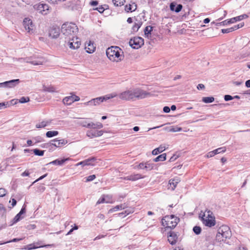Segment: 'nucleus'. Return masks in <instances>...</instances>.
Masks as SVG:
<instances>
[{
  "mask_svg": "<svg viewBox=\"0 0 250 250\" xmlns=\"http://www.w3.org/2000/svg\"><path fill=\"white\" fill-rule=\"evenodd\" d=\"M150 95V93L140 88L130 89L117 94L118 98L124 101H135L142 99Z\"/></svg>",
  "mask_w": 250,
  "mask_h": 250,
  "instance_id": "1",
  "label": "nucleus"
},
{
  "mask_svg": "<svg viewBox=\"0 0 250 250\" xmlns=\"http://www.w3.org/2000/svg\"><path fill=\"white\" fill-rule=\"evenodd\" d=\"M112 2L115 6H119L124 5L125 1H120V0H112Z\"/></svg>",
  "mask_w": 250,
  "mask_h": 250,
  "instance_id": "44",
  "label": "nucleus"
},
{
  "mask_svg": "<svg viewBox=\"0 0 250 250\" xmlns=\"http://www.w3.org/2000/svg\"><path fill=\"white\" fill-rule=\"evenodd\" d=\"M145 170L146 171H149L153 168L154 164L147 162L145 163Z\"/></svg>",
  "mask_w": 250,
  "mask_h": 250,
  "instance_id": "40",
  "label": "nucleus"
},
{
  "mask_svg": "<svg viewBox=\"0 0 250 250\" xmlns=\"http://www.w3.org/2000/svg\"><path fill=\"white\" fill-rule=\"evenodd\" d=\"M130 46L134 49L140 48L144 43V39L139 37L131 39L129 42Z\"/></svg>",
  "mask_w": 250,
  "mask_h": 250,
  "instance_id": "7",
  "label": "nucleus"
},
{
  "mask_svg": "<svg viewBox=\"0 0 250 250\" xmlns=\"http://www.w3.org/2000/svg\"><path fill=\"white\" fill-rule=\"evenodd\" d=\"M61 32L68 40H74L78 32L77 26L73 23H65L62 25Z\"/></svg>",
  "mask_w": 250,
  "mask_h": 250,
  "instance_id": "2",
  "label": "nucleus"
},
{
  "mask_svg": "<svg viewBox=\"0 0 250 250\" xmlns=\"http://www.w3.org/2000/svg\"><path fill=\"white\" fill-rule=\"evenodd\" d=\"M25 61L34 65H41L44 62L43 59L41 58L36 60H31V58H26Z\"/></svg>",
  "mask_w": 250,
  "mask_h": 250,
  "instance_id": "20",
  "label": "nucleus"
},
{
  "mask_svg": "<svg viewBox=\"0 0 250 250\" xmlns=\"http://www.w3.org/2000/svg\"><path fill=\"white\" fill-rule=\"evenodd\" d=\"M232 23H233V22L232 21H231V19H230L229 20H225V21L220 22H216V23L215 21H213L211 22V24H215L216 26H219V25H227L228 24Z\"/></svg>",
  "mask_w": 250,
  "mask_h": 250,
  "instance_id": "31",
  "label": "nucleus"
},
{
  "mask_svg": "<svg viewBox=\"0 0 250 250\" xmlns=\"http://www.w3.org/2000/svg\"><path fill=\"white\" fill-rule=\"evenodd\" d=\"M26 212V206L23 205L20 211L15 216L13 219V223H16L19 222L23 217H21V215L24 214Z\"/></svg>",
  "mask_w": 250,
  "mask_h": 250,
  "instance_id": "17",
  "label": "nucleus"
},
{
  "mask_svg": "<svg viewBox=\"0 0 250 250\" xmlns=\"http://www.w3.org/2000/svg\"><path fill=\"white\" fill-rule=\"evenodd\" d=\"M167 155L166 153H163L157 156L156 158L154 159L153 161L155 162L159 161H164L166 159Z\"/></svg>",
  "mask_w": 250,
  "mask_h": 250,
  "instance_id": "32",
  "label": "nucleus"
},
{
  "mask_svg": "<svg viewBox=\"0 0 250 250\" xmlns=\"http://www.w3.org/2000/svg\"><path fill=\"white\" fill-rule=\"evenodd\" d=\"M137 4L133 2L132 4H129L128 5H126L125 6V10L126 12H133L135 11L137 9Z\"/></svg>",
  "mask_w": 250,
  "mask_h": 250,
  "instance_id": "22",
  "label": "nucleus"
},
{
  "mask_svg": "<svg viewBox=\"0 0 250 250\" xmlns=\"http://www.w3.org/2000/svg\"><path fill=\"white\" fill-rule=\"evenodd\" d=\"M182 130V128L181 127H176L175 128H173L172 129H170V131H172V132H178V131H180Z\"/></svg>",
  "mask_w": 250,
  "mask_h": 250,
  "instance_id": "58",
  "label": "nucleus"
},
{
  "mask_svg": "<svg viewBox=\"0 0 250 250\" xmlns=\"http://www.w3.org/2000/svg\"><path fill=\"white\" fill-rule=\"evenodd\" d=\"M106 54L108 59L116 62H119L124 58L123 51L118 46H112L107 49Z\"/></svg>",
  "mask_w": 250,
  "mask_h": 250,
  "instance_id": "3",
  "label": "nucleus"
},
{
  "mask_svg": "<svg viewBox=\"0 0 250 250\" xmlns=\"http://www.w3.org/2000/svg\"><path fill=\"white\" fill-rule=\"evenodd\" d=\"M126 207V206L125 205V204H121L120 205H117V206H115L112 209H111L110 210V211H116V210H120V209H124Z\"/></svg>",
  "mask_w": 250,
  "mask_h": 250,
  "instance_id": "35",
  "label": "nucleus"
},
{
  "mask_svg": "<svg viewBox=\"0 0 250 250\" xmlns=\"http://www.w3.org/2000/svg\"><path fill=\"white\" fill-rule=\"evenodd\" d=\"M153 27L151 26H147L144 29V33L146 37H148L149 35L151 34V32L152 31Z\"/></svg>",
  "mask_w": 250,
  "mask_h": 250,
  "instance_id": "33",
  "label": "nucleus"
},
{
  "mask_svg": "<svg viewBox=\"0 0 250 250\" xmlns=\"http://www.w3.org/2000/svg\"><path fill=\"white\" fill-rule=\"evenodd\" d=\"M34 8L39 13H41L43 15H46L49 12V6L46 4H37L34 6Z\"/></svg>",
  "mask_w": 250,
  "mask_h": 250,
  "instance_id": "8",
  "label": "nucleus"
},
{
  "mask_svg": "<svg viewBox=\"0 0 250 250\" xmlns=\"http://www.w3.org/2000/svg\"><path fill=\"white\" fill-rule=\"evenodd\" d=\"M53 246H54L53 244H48V245H45L44 246H33V244H30V245L27 246V248H26V249H27V250H32V249H37L38 248H43V247L48 248V247H52Z\"/></svg>",
  "mask_w": 250,
  "mask_h": 250,
  "instance_id": "28",
  "label": "nucleus"
},
{
  "mask_svg": "<svg viewBox=\"0 0 250 250\" xmlns=\"http://www.w3.org/2000/svg\"><path fill=\"white\" fill-rule=\"evenodd\" d=\"M182 7L183 6L181 4H178L177 5H176V8L175 9H174V11L176 13H178L181 11Z\"/></svg>",
  "mask_w": 250,
  "mask_h": 250,
  "instance_id": "50",
  "label": "nucleus"
},
{
  "mask_svg": "<svg viewBox=\"0 0 250 250\" xmlns=\"http://www.w3.org/2000/svg\"><path fill=\"white\" fill-rule=\"evenodd\" d=\"M29 174H30V173L29 172V171L27 170H25L23 173H22L21 176L23 177L28 176L29 175Z\"/></svg>",
  "mask_w": 250,
  "mask_h": 250,
  "instance_id": "63",
  "label": "nucleus"
},
{
  "mask_svg": "<svg viewBox=\"0 0 250 250\" xmlns=\"http://www.w3.org/2000/svg\"><path fill=\"white\" fill-rule=\"evenodd\" d=\"M23 26L26 31L30 32L32 30L33 22L31 19L25 18L23 21Z\"/></svg>",
  "mask_w": 250,
  "mask_h": 250,
  "instance_id": "16",
  "label": "nucleus"
},
{
  "mask_svg": "<svg viewBox=\"0 0 250 250\" xmlns=\"http://www.w3.org/2000/svg\"><path fill=\"white\" fill-rule=\"evenodd\" d=\"M216 155L214 150L209 152L207 153L206 156L207 158H210Z\"/></svg>",
  "mask_w": 250,
  "mask_h": 250,
  "instance_id": "56",
  "label": "nucleus"
},
{
  "mask_svg": "<svg viewBox=\"0 0 250 250\" xmlns=\"http://www.w3.org/2000/svg\"><path fill=\"white\" fill-rule=\"evenodd\" d=\"M98 2L96 0H92L90 2V4L91 6H96V5H98Z\"/></svg>",
  "mask_w": 250,
  "mask_h": 250,
  "instance_id": "64",
  "label": "nucleus"
},
{
  "mask_svg": "<svg viewBox=\"0 0 250 250\" xmlns=\"http://www.w3.org/2000/svg\"><path fill=\"white\" fill-rule=\"evenodd\" d=\"M166 149V147L164 146L161 145L159 147L154 149L152 151V154L154 155H156L162 152Z\"/></svg>",
  "mask_w": 250,
  "mask_h": 250,
  "instance_id": "25",
  "label": "nucleus"
},
{
  "mask_svg": "<svg viewBox=\"0 0 250 250\" xmlns=\"http://www.w3.org/2000/svg\"><path fill=\"white\" fill-rule=\"evenodd\" d=\"M216 240L218 242L225 241L226 240L218 230L216 236Z\"/></svg>",
  "mask_w": 250,
  "mask_h": 250,
  "instance_id": "43",
  "label": "nucleus"
},
{
  "mask_svg": "<svg viewBox=\"0 0 250 250\" xmlns=\"http://www.w3.org/2000/svg\"><path fill=\"white\" fill-rule=\"evenodd\" d=\"M51 121L44 120L36 125V127L37 128H44L50 124Z\"/></svg>",
  "mask_w": 250,
  "mask_h": 250,
  "instance_id": "24",
  "label": "nucleus"
},
{
  "mask_svg": "<svg viewBox=\"0 0 250 250\" xmlns=\"http://www.w3.org/2000/svg\"><path fill=\"white\" fill-rule=\"evenodd\" d=\"M167 238L168 242L172 245H175L178 240V235L174 231H170L167 233Z\"/></svg>",
  "mask_w": 250,
  "mask_h": 250,
  "instance_id": "12",
  "label": "nucleus"
},
{
  "mask_svg": "<svg viewBox=\"0 0 250 250\" xmlns=\"http://www.w3.org/2000/svg\"><path fill=\"white\" fill-rule=\"evenodd\" d=\"M214 101L213 97H205L202 99V101L205 103H211Z\"/></svg>",
  "mask_w": 250,
  "mask_h": 250,
  "instance_id": "36",
  "label": "nucleus"
},
{
  "mask_svg": "<svg viewBox=\"0 0 250 250\" xmlns=\"http://www.w3.org/2000/svg\"><path fill=\"white\" fill-rule=\"evenodd\" d=\"M74 123L77 125H82V126L87 127L89 125V123L85 120H75Z\"/></svg>",
  "mask_w": 250,
  "mask_h": 250,
  "instance_id": "29",
  "label": "nucleus"
},
{
  "mask_svg": "<svg viewBox=\"0 0 250 250\" xmlns=\"http://www.w3.org/2000/svg\"><path fill=\"white\" fill-rule=\"evenodd\" d=\"M237 28L238 27H231L230 28H227V29H222V32L224 34H225V33H229V32H232L234 30H236L237 29Z\"/></svg>",
  "mask_w": 250,
  "mask_h": 250,
  "instance_id": "39",
  "label": "nucleus"
},
{
  "mask_svg": "<svg viewBox=\"0 0 250 250\" xmlns=\"http://www.w3.org/2000/svg\"><path fill=\"white\" fill-rule=\"evenodd\" d=\"M247 17V16L246 15H240L238 17H236L231 18V21H232L234 23L237 21H241V20H243L244 18V17Z\"/></svg>",
  "mask_w": 250,
  "mask_h": 250,
  "instance_id": "42",
  "label": "nucleus"
},
{
  "mask_svg": "<svg viewBox=\"0 0 250 250\" xmlns=\"http://www.w3.org/2000/svg\"><path fill=\"white\" fill-rule=\"evenodd\" d=\"M180 180L178 177H175L169 181V184L170 186H172V187H171V189L172 190H174L175 188L177 185L180 182Z\"/></svg>",
  "mask_w": 250,
  "mask_h": 250,
  "instance_id": "23",
  "label": "nucleus"
},
{
  "mask_svg": "<svg viewBox=\"0 0 250 250\" xmlns=\"http://www.w3.org/2000/svg\"><path fill=\"white\" fill-rule=\"evenodd\" d=\"M59 134L58 131H48L46 133V136L47 138H51Z\"/></svg>",
  "mask_w": 250,
  "mask_h": 250,
  "instance_id": "34",
  "label": "nucleus"
},
{
  "mask_svg": "<svg viewBox=\"0 0 250 250\" xmlns=\"http://www.w3.org/2000/svg\"><path fill=\"white\" fill-rule=\"evenodd\" d=\"M68 43L69 48L74 49L79 48L81 45V42L77 36L74 38V40H72L71 39L68 40Z\"/></svg>",
  "mask_w": 250,
  "mask_h": 250,
  "instance_id": "14",
  "label": "nucleus"
},
{
  "mask_svg": "<svg viewBox=\"0 0 250 250\" xmlns=\"http://www.w3.org/2000/svg\"><path fill=\"white\" fill-rule=\"evenodd\" d=\"M176 8V4L174 2H172L170 4V9L171 11H174V9Z\"/></svg>",
  "mask_w": 250,
  "mask_h": 250,
  "instance_id": "59",
  "label": "nucleus"
},
{
  "mask_svg": "<svg viewBox=\"0 0 250 250\" xmlns=\"http://www.w3.org/2000/svg\"><path fill=\"white\" fill-rule=\"evenodd\" d=\"M91 46L90 44H89L88 45V47H86L85 48L86 49H87L88 50H87V52L88 53H91L92 52H94V48L93 49H91L89 47Z\"/></svg>",
  "mask_w": 250,
  "mask_h": 250,
  "instance_id": "60",
  "label": "nucleus"
},
{
  "mask_svg": "<svg viewBox=\"0 0 250 250\" xmlns=\"http://www.w3.org/2000/svg\"><path fill=\"white\" fill-rule=\"evenodd\" d=\"M17 101H15V100H12L10 101V104L9 102H3V103H0V109L3 108H6L7 106H9L11 104H17Z\"/></svg>",
  "mask_w": 250,
  "mask_h": 250,
  "instance_id": "27",
  "label": "nucleus"
},
{
  "mask_svg": "<svg viewBox=\"0 0 250 250\" xmlns=\"http://www.w3.org/2000/svg\"><path fill=\"white\" fill-rule=\"evenodd\" d=\"M222 236L224 237L225 240L229 239L231 236V231L229 228L226 225H223L220 227L218 229Z\"/></svg>",
  "mask_w": 250,
  "mask_h": 250,
  "instance_id": "9",
  "label": "nucleus"
},
{
  "mask_svg": "<svg viewBox=\"0 0 250 250\" xmlns=\"http://www.w3.org/2000/svg\"><path fill=\"white\" fill-rule=\"evenodd\" d=\"M49 36L52 39H56L60 35V29L58 26H53L49 29Z\"/></svg>",
  "mask_w": 250,
  "mask_h": 250,
  "instance_id": "11",
  "label": "nucleus"
},
{
  "mask_svg": "<svg viewBox=\"0 0 250 250\" xmlns=\"http://www.w3.org/2000/svg\"><path fill=\"white\" fill-rule=\"evenodd\" d=\"M170 111V108L168 107V106H165L163 108V111L165 112V113H169Z\"/></svg>",
  "mask_w": 250,
  "mask_h": 250,
  "instance_id": "61",
  "label": "nucleus"
},
{
  "mask_svg": "<svg viewBox=\"0 0 250 250\" xmlns=\"http://www.w3.org/2000/svg\"><path fill=\"white\" fill-rule=\"evenodd\" d=\"M29 101V97H22L20 99H19V102L20 103H26Z\"/></svg>",
  "mask_w": 250,
  "mask_h": 250,
  "instance_id": "48",
  "label": "nucleus"
},
{
  "mask_svg": "<svg viewBox=\"0 0 250 250\" xmlns=\"http://www.w3.org/2000/svg\"><path fill=\"white\" fill-rule=\"evenodd\" d=\"M103 125L101 123H97L96 124L93 123H89L88 128H92L93 129L95 128L100 129L103 127Z\"/></svg>",
  "mask_w": 250,
  "mask_h": 250,
  "instance_id": "30",
  "label": "nucleus"
},
{
  "mask_svg": "<svg viewBox=\"0 0 250 250\" xmlns=\"http://www.w3.org/2000/svg\"><path fill=\"white\" fill-rule=\"evenodd\" d=\"M197 88L198 90L204 89L205 88V85L203 84L200 83L197 85Z\"/></svg>",
  "mask_w": 250,
  "mask_h": 250,
  "instance_id": "62",
  "label": "nucleus"
},
{
  "mask_svg": "<svg viewBox=\"0 0 250 250\" xmlns=\"http://www.w3.org/2000/svg\"><path fill=\"white\" fill-rule=\"evenodd\" d=\"M142 24L140 23H135L132 27V30L134 32H137L140 28Z\"/></svg>",
  "mask_w": 250,
  "mask_h": 250,
  "instance_id": "47",
  "label": "nucleus"
},
{
  "mask_svg": "<svg viewBox=\"0 0 250 250\" xmlns=\"http://www.w3.org/2000/svg\"><path fill=\"white\" fill-rule=\"evenodd\" d=\"M107 5H104V7L102 5L99 6L98 7L96 8L94 10L98 11L100 13H102L104 12V10L107 8Z\"/></svg>",
  "mask_w": 250,
  "mask_h": 250,
  "instance_id": "45",
  "label": "nucleus"
},
{
  "mask_svg": "<svg viewBox=\"0 0 250 250\" xmlns=\"http://www.w3.org/2000/svg\"><path fill=\"white\" fill-rule=\"evenodd\" d=\"M43 91H47L49 92H54L56 91L55 87L52 86H43Z\"/></svg>",
  "mask_w": 250,
  "mask_h": 250,
  "instance_id": "37",
  "label": "nucleus"
},
{
  "mask_svg": "<svg viewBox=\"0 0 250 250\" xmlns=\"http://www.w3.org/2000/svg\"><path fill=\"white\" fill-rule=\"evenodd\" d=\"M233 99V97L229 95H226L224 96V100L226 101H229L230 100H231Z\"/></svg>",
  "mask_w": 250,
  "mask_h": 250,
  "instance_id": "55",
  "label": "nucleus"
},
{
  "mask_svg": "<svg viewBox=\"0 0 250 250\" xmlns=\"http://www.w3.org/2000/svg\"><path fill=\"white\" fill-rule=\"evenodd\" d=\"M144 176H142L140 174H136L134 175H131L124 178V179L125 180H129L132 181H135L140 179L144 178Z\"/></svg>",
  "mask_w": 250,
  "mask_h": 250,
  "instance_id": "19",
  "label": "nucleus"
},
{
  "mask_svg": "<svg viewBox=\"0 0 250 250\" xmlns=\"http://www.w3.org/2000/svg\"><path fill=\"white\" fill-rule=\"evenodd\" d=\"M96 160V157H92L84 160V162L86 166H94Z\"/></svg>",
  "mask_w": 250,
  "mask_h": 250,
  "instance_id": "26",
  "label": "nucleus"
},
{
  "mask_svg": "<svg viewBox=\"0 0 250 250\" xmlns=\"http://www.w3.org/2000/svg\"><path fill=\"white\" fill-rule=\"evenodd\" d=\"M201 227L199 226H195L193 228V231L194 232L195 234L196 235H198L201 233Z\"/></svg>",
  "mask_w": 250,
  "mask_h": 250,
  "instance_id": "46",
  "label": "nucleus"
},
{
  "mask_svg": "<svg viewBox=\"0 0 250 250\" xmlns=\"http://www.w3.org/2000/svg\"><path fill=\"white\" fill-rule=\"evenodd\" d=\"M214 151L215 154H217L222 152H225L226 151V148L225 147H220L214 150Z\"/></svg>",
  "mask_w": 250,
  "mask_h": 250,
  "instance_id": "49",
  "label": "nucleus"
},
{
  "mask_svg": "<svg viewBox=\"0 0 250 250\" xmlns=\"http://www.w3.org/2000/svg\"><path fill=\"white\" fill-rule=\"evenodd\" d=\"M109 203L110 201L109 200H106L105 195H103L102 197H101L97 202L96 204H100L102 203Z\"/></svg>",
  "mask_w": 250,
  "mask_h": 250,
  "instance_id": "38",
  "label": "nucleus"
},
{
  "mask_svg": "<svg viewBox=\"0 0 250 250\" xmlns=\"http://www.w3.org/2000/svg\"><path fill=\"white\" fill-rule=\"evenodd\" d=\"M20 82V81L19 79H14L3 83H0V87H4L12 88L15 87L17 84H19Z\"/></svg>",
  "mask_w": 250,
  "mask_h": 250,
  "instance_id": "10",
  "label": "nucleus"
},
{
  "mask_svg": "<svg viewBox=\"0 0 250 250\" xmlns=\"http://www.w3.org/2000/svg\"><path fill=\"white\" fill-rule=\"evenodd\" d=\"M33 151L35 155L37 156H43L44 153V150H42L38 148L34 149Z\"/></svg>",
  "mask_w": 250,
  "mask_h": 250,
  "instance_id": "41",
  "label": "nucleus"
},
{
  "mask_svg": "<svg viewBox=\"0 0 250 250\" xmlns=\"http://www.w3.org/2000/svg\"><path fill=\"white\" fill-rule=\"evenodd\" d=\"M95 178H96L95 175H91L87 177L86 181V182H90V181H92L93 180H94Z\"/></svg>",
  "mask_w": 250,
  "mask_h": 250,
  "instance_id": "52",
  "label": "nucleus"
},
{
  "mask_svg": "<svg viewBox=\"0 0 250 250\" xmlns=\"http://www.w3.org/2000/svg\"><path fill=\"white\" fill-rule=\"evenodd\" d=\"M21 240H22V238H14V239H13L12 240H11L10 241H8L6 242L0 243V244H6V243H10V242H16L19 241H20Z\"/></svg>",
  "mask_w": 250,
  "mask_h": 250,
  "instance_id": "53",
  "label": "nucleus"
},
{
  "mask_svg": "<svg viewBox=\"0 0 250 250\" xmlns=\"http://www.w3.org/2000/svg\"><path fill=\"white\" fill-rule=\"evenodd\" d=\"M180 219L174 215H167L163 218L162 224L166 229H173L177 225Z\"/></svg>",
  "mask_w": 250,
  "mask_h": 250,
  "instance_id": "4",
  "label": "nucleus"
},
{
  "mask_svg": "<svg viewBox=\"0 0 250 250\" xmlns=\"http://www.w3.org/2000/svg\"><path fill=\"white\" fill-rule=\"evenodd\" d=\"M79 100L80 98L78 96L73 95L64 98L63 99V102L65 104L70 105L74 102L78 101Z\"/></svg>",
  "mask_w": 250,
  "mask_h": 250,
  "instance_id": "15",
  "label": "nucleus"
},
{
  "mask_svg": "<svg viewBox=\"0 0 250 250\" xmlns=\"http://www.w3.org/2000/svg\"><path fill=\"white\" fill-rule=\"evenodd\" d=\"M6 194V190L3 188H0V197H3Z\"/></svg>",
  "mask_w": 250,
  "mask_h": 250,
  "instance_id": "54",
  "label": "nucleus"
},
{
  "mask_svg": "<svg viewBox=\"0 0 250 250\" xmlns=\"http://www.w3.org/2000/svg\"><path fill=\"white\" fill-rule=\"evenodd\" d=\"M70 160L69 158H64L62 160L56 159L54 160L51 162H50L48 164H52V165H56L58 166L62 165L65 162L68 161Z\"/></svg>",
  "mask_w": 250,
  "mask_h": 250,
  "instance_id": "21",
  "label": "nucleus"
},
{
  "mask_svg": "<svg viewBox=\"0 0 250 250\" xmlns=\"http://www.w3.org/2000/svg\"><path fill=\"white\" fill-rule=\"evenodd\" d=\"M51 142H55V143H51V145L56 146V147H60L61 146L65 145L67 143V141L65 139H61L58 140L57 139H55L51 141Z\"/></svg>",
  "mask_w": 250,
  "mask_h": 250,
  "instance_id": "18",
  "label": "nucleus"
},
{
  "mask_svg": "<svg viewBox=\"0 0 250 250\" xmlns=\"http://www.w3.org/2000/svg\"><path fill=\"white\" fill-rule=\"evenodd\" d=\"M137 167L140 169H145V163H140Z\"/></svg>",
  "mask_w": 250,
  "mask_h": 250,
  "instance_id": "57",
  "label": "nucleus"
},
{
  "mask_svg": "<svg viewBox=\"0 0 250 250\" xmlns=\"http://www.w3.org/2000/svg\"><path fill=\"white\" fill-rule=\"evenodd\" d=\"M117 96V94L116 93H112L107 95H105L104 96L99 97L96 98H94L89 102L85 103V104L88 105H96L99 104L103 102L104 101H106L110 99L116 97Z\"/></svg>",
  "mask_w": 250,
  "mask_h": 250,
  "instance_id": "6",
  "label": "nucleus"
},
{
  "mask_svg": "<svg viewBox=\"0 0 250 250\" xmlns=\"http://www.w3.org/2000/svg\"><path fill=\"white\" fill-rule=\"evenodd\" d=\"M202 220L204 224L208 227H212L215 225V217L212 212L209 210H206L204 213Z\"/></svg>",
  "mask_w": 250,
  "mask_h": 250,
  "instance_id": "5",
  "label": "nucleus"
},
{
  "mask_svg": "<svg viewBox=\"0 0 250 250\" xmlns=\"http://www.w3.org/2000/svg\"><path fill=\"white\" fill-rule=\"evenodd\" d=\"M103 134L102 130H97L95 129H91L88 130L86 132V136L89 138H93L101 136Z\"/></svg>",
  "mask_w": 250,
  "mask_h": 250,
  "instance_id": "13",
  "label": "nucleus"
},
{
  "mask_svg": "<svg viewBox=\"0 0 250 250\" xmlns=\"http://www.w3.org/2000/svg\"><path fill=\"white\" fill-rule=\"evenodd\" d=\"M131 211H129L128 209L125 210V211L122 212L121 213H119V215L120 216H122L124 215V217L126 215H128L131 213Z\"/></svg>",
  "mask_w": 250,
  "mask_h": 250,
  "instance_id": "51",
  "label": "nucleus"
}]
</instances>
